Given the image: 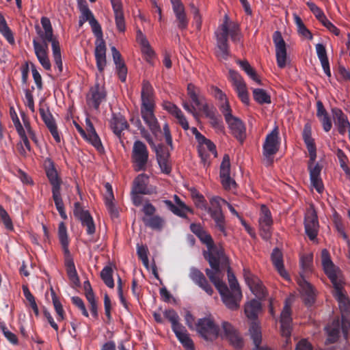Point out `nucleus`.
<instances>
[{
  "mask_svg": "<svg viewBox=\"0 0 350 350\" xmlns=\"http://www.w3.org/2000/svg\"><path fill=\"white\" fill-rule=\"evenodd\" d=\"M302 138L309 153L308 170L310 174V183L319 193H322L324 191L323 183L321 178L322 166L319 163H314L317 159V148L314 140L312 137L310 124L306 123L304 125Z\"/></svg>",
  "mask_w": 350,
  "mask_h": 350,
  "instance_id": "f257e3e1",
  "label": "nucleus"
},
{
  "mask_svg": "<svg viewBox=\"0 0 350 350\" xmlns=\"http://www.w3.org/2000/svg\"><path fill=\"white\" fill-rule=\"evenodd\" d=\"M321 262L325 273L330 280L334 287V295L338 301L342 310L349 308V299L342 292V280L340 271L331 260L329 252L327 249L321 251Z\"/></svg>",
  "mask_w": 350,
  "mask_h": 350,
  "instance_id": "f03ea898",
  "label": "nucleus"
},
{
  "mask_svg": "<svg viewBox=\"0 0 350 350\" xmlns=\"http://www.w3.org/2000/svg\"><path fill=\"white\" fill-rule=\"evenodd\" d=\"M58 238L63 251L64 265L69 280L76 286H79L80 280L78 276L73 258L69 250L70 239L67 233V228L64 222H60L58 226Z\"/></svg>",
  "mask_w": 350,
  "mask_h": 350,
  "instance_id": "7ed1b4c3",
  "label": "nucleus"
},
{
  "mask_svg": "<svg viewBox=\"0 0 350 350\" xmlns=\"http://www.w3.org/2000/svg\"><path fill=\"white\" fill-rule=\"evenodd\" d=\"M92 31L96 38L95 41L94 56L97 69L102 73L107 65L105 42L103 38V34L100 25L96 19H92L90 23Z\"/></svg>",
  "mask_w": 350,
  "mask_h": 350,
  "instance_id": "20e7f679",
  "label": "nucleus"
},
{
  "mask_svg": "<svg viewBox=\"0 0 350 350\" xmlns=\"http://www.w3.org/2000/svg\"><path fill=\"white\" fill-rule=\"evenodd\" d=\"M228 279L230 289L228 288L226 293L224 292V293L223 295H221V297L224 304L228 309L235 310L239 307L242 293L236 277L231 272L230 267L228 268Z\"/></svg>",
  "mask_w": 350,
  "mask_h": 350,
  "instance_id": "39448f33",
  "label": "nucleus"
},
{
  "mask_svg": "<svg viewBox=\"0 0 350 350\" xmlns=\"http://www.w3.org/2000/svg\"><path fill=\"white\" fill-rule=\"evenodd\" d=\"M187 90L191 102L204 113L206 118L213 117L214 114L217 113L216 108L206 102V98L199 88L192 83H189Z\"/></svg>",
  "mask_w": 350,
  "mask_h": 350,
  "instance_id": "423d86ee",
  "label": "nucleus"
},
{
  "mask_svg": "<svg viewBox=\"0 0 350 350\" xmlns=\"http://www.w3.org/2000/svg\"><path fill=\"white\" fill-rule=\"evenodd\" d=\"M149 159L146 145L140 140L135 141L131 152V161L135 172L146 171Z\"/></svg>",
  "mask_w": 350,
  "mask_h": 350,
  "instance_id": "0eeeda50",
  "label": "nucleus"
},
{
  "mask_svg": "<svg viewBox=\"0 0 350 350\" xmlns=\"http://www.w3.org/2000/svg\"><path fill=\"white\" fill-rule=\"evenodd\" d=\"M196 330L204 340L213 341L217 338L219 327L212 318L204 317L197 321Z\"/></svg>",
  "mask_w": 350,
  "mask_h": 350,
  "instance_id": "6e6552de",
  "label": "nucleus"
},
{
  "mask_svg": "<svg viewBox=\"0 0 350 350\" xmlns=\"http://www.w3.org/2000/svg\"><path fill=\"white\" fill-rule=\"evenodd\" d=\"M280 146L279 129L278 126H275L271 132L267 135L262 145L263 155L269 160L271 163L273 162L271 157L278 152Z\"/></svg>",
  "mask_w": 350,
  "mask_h": 350,
  "instance_id": "1a4fd4ad",
  "label": "nucleus"
},
{
  "mask_svg": "<svg viewBox=\"0 0 350 350\" xmlns=\"http://www.w3.org/2000/svg\"><path fill=\"white\" fill-rule=\"evenodd\" d=\"M221 198L219 197H213L211 199L210 202L212 207H208L206 210L210 214L211 218L215 221V226L218 230L226 236L225 217L222 213L220 202Z\"/></svg>",
  "mask_w": 350,
  "mask_h": 350,
  "instance_id": "9d476101",
  "label": "nucleus"
},
{
  "mask_svg": "<svg viewBox=\"0 0 350 350\" xmlns=\"http://www.w3.org/2000/svg\"><path fill=\"white\" fill-rule=\"evenodd\" d=\"M229 79L232 83V86L237 93L240 100L246 105L250 103L249 94L247 90L246 83L241 75L233 70H229Z\"/></svg>",
  "mask_w": 350,
  "mask_h": 350,
  "instance_id": "9b49d317",
  "label": "nucleus"
},
{
  "mask_svg": "<svg viewBox=\"0 0 350 350\" xmlns=\"http://www.w3.org/2000/svg\"><path fill=\"white\" fill-rule=\"evenodd\" d=\"M226 25H221V31L216 33V56L220 61L227 60L230 55L228 44V31Z\"/></svg>",
  "mask_w": 350,
  "mask_h": 350,
  "instance_id": "f8f14e48",
  "label": "nucleus"
},
{
  "mask_svg": "<svg viewBox=\"0 0 350 350\" xmlns=\"http://www.w3.org/2000/svg\"><path fill=\"white\" fill-rule=\"evenodd\" d=\"M258 221L261 237L264 240H269L271 237L273 219L271 211L265 205L261 206L260 216Z\"/></svg>",
  "mask_w": 350,
  "mask_h": 350,
  "instance_id": "ddd939ff",
  "label": "nucleus"
},
{
  "mask_svg": "<svg viewBox=\"0 0 350 350\" xmlns=\"http://www.w3.org/2000/svg\"><path fill=\"white\" fill-rule=\"evenodd\" d=\"M107 93L104 86L96 83L90 89L87 95V104L98 110L100 105L106 99Z\"/></svg>",
  "mask_w": 350,
  "mask_h": 350,
  "instance_id": "4468645a",
  "label": "nucleus"
},
{
  "mask_svg": "<svg viewBox=\"0 0 350 350\" xmlns=\"http://www.w3.org/2000/svg\"><path fill=\"white\" fill-rule=\"evenodd\" d=\"M273 40L275 46V55L278 66L284 68L286 64V43L280 31L273 33Z\"/></svg>",
  "mask_w": 350,
  "mask_h": 350,
  "instance_id": "2eb2a0df",
  "label": "nucleus"
},
{
  "mask_svg": "<svg viewBox=\"0 0 350 350\" xmlns=\"http://www.w3.org/2000/svg\"><path fill=\"white\" fill-rule=\"evenodd\" d=\"M172 10L176 17L177 27L183 31L187 29L189 18L187 17L185 6L181 0H170Z\"/></svg>",
  "mask_w": 350,
  "mask_h": 350,
  "instance_id": "dca6fc26",
  "label": "nucleus"
},
{
  "mask_svg": "<svg viewBox=\"0 0 350 350\" xmlns=\"http://www.w3.org/2000/svg\"><path fill=\"white\" fill-rule=\"evenodd\" d=\"M230 161L228 154H225L220 165L219 177L225 189L235 187V181L230 178Z\"/></svg>",
  "mask_w": 350,
  "mask_h": 350,
  "instance_id": "f3484780",
  "label": "nucleus"
},
{
  "mask_svg": "<svg viewBox=\"0 0 350 350\" xmlns=\"http://www.w3.org/2000/svg\"><path fill=\"white\" fill-rule=\"evenodd\" d=\"M304 228L307 236L311 241L316 239L319 232V221L315 211H309L305 215Z\"/></svg>",
  "mask_w": 350,
  "mask_h": 350,
  "instance_id": "a211bd4d",
  "label": "nucleus"
},
{
  "mask_svg": "<svg viewBox=\"0 0 350 350\" xmlns=\"http://www.w3.org/2000/svg\"><path fill=\"white\" fill-rule=\"evenodd\" d=\"M280 324L282 335L287 338H290L292 329L291 306L287 299L280 314Z\"/></svg>",
  "mask_w": 350,
  "mask_h": 350,
  "instance_id": "6ab92c4d",
  "label": "nucleus"
},
{
  "mask_svg": "<svg viewBox=\"0 0 350 350\" xmlns=\"http://www.w3.org/2000/svg\"><path fill=\"white\" fill-rule=\"evenodd\" d=\"M33 46L36 56L42 66L46 70H51V64L48 57V44L40 43L37 38H33Z\"/></svg>",
  "mask_w": 350,
  "mask_h": 350,
  "instance_id": "aec40b11",
  "label": "nucleus"
},
{
  "mask_svg": "<svg viewBox=\"0 0 350 350\" xmlns=\"http://www.w3.org/2000/svg\"><path fill=\"white\" fill-rule=\"evenodd\" d=\"M39 113L46 126L50 131L51 135L54 138L56 142L59 143L61 141L60 135L59 134L57 126L55 122V120L53 118L49 108L46 109L40 107L39 109Z\"/></svg>",
  "mask_w": 350,
  "mask_h": 350,
  "instance_id": "412c9836",
  "label": "nucleus"
},
{
  "mask_svg": "<svg viewBox=\"0 0 350 350\" xmlns=\"http://www.w3.org/2000/svg\"><path fill=\"white\" fill-rule=\"evenodd\" d=\"M154 107L155 106L141 107L140 112L143 120L149 127L151 132L153 134H157L160 131L161 128L154 113Z\"/></svg>",
  "mask_w": 350,
  "mask_h": 350,
  "instance_id": "4be33fe9",
  "label": "nucleus"
},
{
  "mask_svg": "<svg viewBox=\"0 0 350 350\" xmlns=\"http://www.w3.org/2000/svg\"><path fill=\"white\" fill-rule=\"evenodd\" d=\"M244 278L250 290L256 297L259 299H262L266 297L267 292L265 286L250 271L244 269Z\"/></svg>",
  "mask_w": 350,
  "mask_h": 350,
  "instance_id": "5701e85b",
  "label": "nucleus"
},
{
  "mask_svg": "<svg viewBox=\"0 0 350 350\" xmlns=\"http://www.w3.org/2000/svg\"><path fill=\"white\" fill-rule=\"evenodd\" d=\"M190 279L200 288L204 290L208 295H212L213 288L208 283L204 273L196 267H191L189 275Z\"/></svg>",
  "mask_w": 350,
  "mask_h": 350,
  "instance_id": "b1692460",
  "label": "nucleus"
},
{
  "mask_svg": "<svg viewBox=\"0 0 350 350\" xmlns=\"http://www.w3.org/2000/svg\"><path fill=\"white\" fill-rule=\"evenodd\" d=\"M222 329L224 334L230 343L237 349H241L243 345L241 337L239 336L234 327L228 322L222 323Z\"/></svg>",
  "mask_w": 350,
  "mask_h": 350,
  "instance_id": "393cba45",
  "label": "nucleus"
},
{
  "mask_svg": "<svg viewBox=\"0 0 350 350\" xmlns=\"http://www.w3.org/2000/svg\"><path fill=\"white\" fill-rule=\"evenodd\" d=\"M148 181L149 176L147 174L144 173L139 174L133 181L132 190L144 195H150L154 193V189L148 187Z\"/></svg>",
  "mask_w": 350,
  "mask_h": 350,
  "instance_id": "a878e982",
  "label": "nucleus"
},
{
  "mask_svg": "<svg viewBox=\"0 0 350 350\" xmlns=\"http://www.w3.org/2000/svg\"><path fill=\"white\" fill-rule=\"evenodd\" d=\"M110 2L114 12L116 27L120 32H124L126 26L122 0H110Z\"/></svg>",
  "mask_w": 350,
  "mask_h": 350,
  "instance_id": "bb28decb",
  "label": "nucleus"
},
{
  "mask_svg": "<svg viewBox=\"0 0 350 350\" xmlns=\"http://www.w3.org/2000/svg\"><path fill=\"white\" fill-rule=\"evenodd\" d=\"M141 107L155 106L154 91L152 85L148 81L144 80L141 91Z\"/></svg>",
  "mask_w": 350,
  "mask_h": 350,
  "instance_id": "cd10ccee",
  "label": "nucleus"
},
{
  "mask_svg": "<svg viewBox=\"0 0 350 350\" xmlns=\"http://www.w3.org/2000/svg\"><path fill=\"white\" fill-rule=\"evenodd\" d=\"M297 283L305 304L311 306L314 301V293L312 285L305 280L302 275L298 278Z\"/></svg>",
  "mask_w": 350,
  "mask_h": 350,
  "instance_id": "c85d7f7f",
  "label": "nucleus"
},
{
  "mask_svg": "<svg viewBox=\"0 0 350 350\" xmlns=\"http://www.w3.org/2000/svg\"><path fill=\"white\" fill-rule=\"evenodd\" d=\"M40 23L44 31H42L40 26L37 25L35 27L36 32L42 40V43L48 44L49 41L52 40V38H53V30L51 23L50 19L46 16H42L41 18Z\"/></svg>",
  "mask_w": 350,
  "mask_h": 350,
  "instance_id": "c756f323",
  "label": "nucleus"
},
{
  "mask_svg": "<svg viewBox=\"0 0 350 350\" xmlns=\"http://www.w3.org/2000/svg\"><path fill=\"white\" fill-rule=\"evenodd\" d=\"M228 124L233 136L241 143L245 138L246 129L244 123L238 118L234 116L226 121Z\"/></svg>",
  "mask_w": 350,
  "mask_h": 350,
  "instance_id": "7c9ffc66",
  "label": "nucleus"
},
{
  "mask_svg": "<svg viewBox=\"0 0 350 350\" xmlns=\"http://www.w3.org/2000/svg\"><path fill=\"white\" fill-rule=\"evenodd\" d=\"M332 113L334 123L338 126V133L340 135H345L347 130L350 127V122L347 116L340 109L337 107L332 108Z\"/></svg>",
  "mask_w": 350,
  "mask_h": 350,
  "instance_id": "2f4dec72",
  "label": "nucleus"
},
{
  "mask_svg": "<svg viewBox=\"0 0 350 350\" xmlns=\"http://www.w3.org/2000/svg\"><path fill=\"white\" fill-rule=\"evenodd\" d=\"M205 273L211 282L215 285L220 295H223L224 293V292L226 293L228 291V286L220 278V266H218L217 269H206Z\"/></svg>",
  "mask_w": 350,
  "mask_h": 350,
  "instance_id": "473e14b6",
  "label": "nucleus"
},
{
  "mask_svg": "<svg viewBox=\"0 0 350 350\" xmlns=\"http://www.w3.org/2000/svg\"><path fill=\"white\" fill-rule=\"evenodd\" d=\"M174 198L178 200V206L175 205L171 200H165L163 203L166 207L174 215L183 218H186V211L192 212V210L188 207L183 202L180 200L178 196L174 195Z\"/></svg>",
  "mask_w": 350,
  "mask_h": 350,
  "instance_id": "72a5a7b5",
  "label": "nucleus"
},
{
  "mask_svg": "<svg viewBox=\"0 0 350 350\" xmlns=\"http://www.w3.org/2000/svg\"><path fill=\"white\" fill-rule=\"evenodd\" d=\"M209 252L204 256L208 260L211 269H217L220 261L224 260L225 256L221 249H218L213 245L208 247Z\"/></svg>",
  "mask_w": 350,
  "mask_h": 350,
  "instance_id": "f704fd0d",
  "label": "nucleus"
},
{
  "mask_svg": "<svg viewBox=\"0 0 350 350\" xmlns=\"http://www.w3.org/2000/svg\"><path fill=\"white\" fill-rule=\"evenodd\" d=\"M271 258L273 266L280 276H282L285 280H288L289 276L284 266L282 253L278 247H275L273 250Z\"/></svg>",
  "mask_w": 350,
  "mask_h": 350,
  "instance_id": "c9c22d12",
  "label": "nucleus"
},
{
  "mask_svg": "<svg viewBox=\"0 0 350 350\" xmlns=\"http://www.w3.org/2000/svg\"><path fill=\"white\" fill-rule=\"evenodd\" d=\"M325 331L327 334L326 339L327 344H334L339 338L340 333V321L339 319H334L330 324L325 327Z\"/></svg>",
  "mask_w": 350,
  "mask_h": 350,
  "instance_id": "e433bc0d",
  "label": "nucleus"
},
{
  "mask_svg": "<svg viewBox=\"0 0 350 350\" xmlns=\"http://www.w3.org/2000/svg\"><path fill=\"white\" fill-rule=\"evenodd\" d=\"M111 128L113 133L120 138L122 131L129 128V124L122 115L114 114L111 120Z\"/></svg>",
  "mask_w": 350,
  "mask_h": 350,
  "instance_id": "4c0bfd02",
  "label": "nucleus"
},
{
  "mask_svg": "<svg viewBox=\"0 0 350 350\" xmlns=\"http://www.w3.org/2000/svg\"><path fill=\"white\" fill-rule=\"evenodd\" d=\"M176 336L187 350H194V344L193 340L189 337L185 327L182 325L173 330Z\"/></svg>",
  "mask_w": 350,
  "mask_h": 350,
  "instance_id": "58836bf2",
  "label": "nucleus"
},
{
  "mask_svg": "<svg viewBox=\"0 0 350 350\" xmlns=\"http://www.w3.org/2000/svg\"><path fill=\"white\" fill-rule=\"evenodd\" d=\"M261 310V304L256 299H252L245 306V313L247 317L256 322L258 314Z\"/></svg>",
  "mask_w": 350,
  "mask_h": 350,
  "instance_id": "ea45409f",
  "label": "nucleus"
},
{
  "mask_svg": "<svg viewBox=\"0 0 350 350\" xmlns=\"http://www.w3.org/2000/svg\"><path fill=\"white\" fill-rule=\"evenodd\" d=\"M46 174L52 186L51 191L61 189L62 180L59 177L53 162H51V167L46 169Z\"/></svg>",
  "mask_w": 350,
  "mask_h": 350,
  "instance_id": "a19ab883",
  "label": "nucleus"
},
{
  "mask_svg": "<svg viewBox=\"0 0 350 350\" xmlns=\"http://www.w3.org/2000/svg\"><path fill=\"white\" fill-rule=\"evenodd\" d=\"M228 17L225 16V21L221 25H226L228 31V37L230 36L234 42H238L241 40L239 25L236 23H230L228 25Z\"/></svg>",
  "mask_w": 350,
  "mask_h": 350,
  "instance_id": "79ce46f5",
  "label": "nucleus"
},
{
  "mask_svg": "<svg viewBox=\"0 0 350 350\" xmlns=\"http://www.w3.org/2000/svg\"><path fill=\"white\" fill-rule=\"evenodd\" d=\"M0 33L11 44H14V38L10 28L8 26L4 16L0 12Z\"/></svg>",
  "mask_w": 350,
  "mask_h": 350,
  "instance_id": "37998d69",
  "label": "nucleus"
},
{
  "mask_svg": "<svg viewBox=\"0 0 350 350\" xmlns=\"http://www.w3.org/2000/svg\"><path fill=\"white\" fill-rule=\"evenodd\" d=\"M253 97L254 100L260 105L270 104L271 103L270 95L263 89H254Z\"/></svg>",
  "mask_w": 350,
  "mask_h": 350,
  "instance_id": "c03bdc74",
  "label": "nucleus"
},
{
  "mask_svg": "<svg viewBox=\"0 0 350 350\" xmlns=\"http://www.w3.org/2000/svg\"><path fill=\"white\" fill-rule=\"evenodd\" d=\"M237 63L239 65L243 70L245 72V73L254 81L257 82L258 84H260V81L258 77L256 72L255 70L250 66L249 62L247 60H237Z\"/></svg>",
  "mask_w": 350,
  "mask_h": 350,
  "instance_id": "a18cd8bd",
  "label": "nucleus"
},
{
  "mask_svg": "<svg viewBox=\"0 0 350 350\" xmlns=\"http://www.w3.org/2000/svg\"><path fill=\"white\" fill-rule=\"evenodd\" d=\"M100 278L105 284L110 288L114 287V280L113 278V269L110 266H105L100 272Z\"/></svg>",
  "mask_w": 350,
  "mask_h": 350,
  "instance_id": "49530a36",
  "label": "nucleus"
},
{
  "mask_svg": "<svg viewBox=\"0 0 350 350\" xmlns=\"http://www.w3.org/2000/svg\"><path fill=\"white\" fill-rule=\"evenodd\" d=\"M146 226L153 230H161L164 225V219L159 215H153L149 219H143Z\"/></svg>",
  "mask_w": 350,
  "mask_h": 350,
  "instance_id": "de8ad7c7",
  "label": "nucleus"
},
{
  "mask_svg": "<svg viewBox=\"0 0 350 350\" xmlns=\"http://www.w3.org/2000/svg\"><path fill=\"white\" fill-rule=\"evenodd\" d=\"M249 331L254 346L260 345L262 342V334L258 324L256 322H252Z\"/></svg>",
  "mask_w": 350,
  "mask_h": 350,
  "instance_id": "09e8293b",
  "label": "nucleus"
},
{
  "mask_svg": "<svg viewBox=\"0 0 350 350\" xmlns=\"http://www.w3.org/2000/svg\"><path fill=\"white\" fill-rule=\"evenodd\" d=\"M163 314L164 317L171 323L172 330L177 329V328L183 325L179 323V316L174 310H166Z\"/></svg>",
  "mask_w": 350,
  "mask_h": 350,
  "instance_id": "8fccbe9b",
  "label": "nucleus"
},
{
  "mask_svg": "<svg viewBox=\"0 0 350 350\" xmlns=\"http://www.w3.org/2000/svg\"><path fill=\"white\" fill-rule=\"evenodd\" d=\"M191 195L194 204L198 208L202 210H206L208 208L204 197L196 189L191 190Z\"/></svg>",
  "mask_w": 350,
  "mask_h": 350,
  "instance_id": "3c124183",
  "label": "nucleus"
},
{
  "mask_svg": "<svg viewBox=\"0 0 350 350\" xmlns=\"http://www.w3.org/2000/svg\"><path fill=\"white\" fill-rule=\"evenodd\" d=\"M83 226L86 227V232L88 234L92 235L95 232V224L92 217L89 213L88 215L83 216V218L79 219Z\"/></svg>",
  "mask_w": 350,
  "mask_h": 350,
  "instance_id": "603ef678",
  "label": "nucleus"
},
{
  "mask_svg": "<svg viewBox=\"0 0 350 350\" xmlns=\"http://www.w3.org/2000/svg\"><path fill=\"white\" fill-rule=\"evenodd\" d=\"M79 10L81 13V16H80L81 18H83L84 21H88L89 23L92 19H96L93 13L88 8V3L85 1H84V2H80L79 3Z\"/></svg>",
  "mask_w": 350,
  "mask_h": 350,
  "instance_id": "864d4df0",
  "label": "nucleus"
},
{
  "mask_svg": "<svg viewBox=\"0 0 350 350\" xmlns=\"http://www.w3.org/2000/svg\"><path fill=\"white\" fill-rule=\"evenodd\" d=\"M294 21H295V25L297 27L299 33H300L301 35H302L303 36H304L306 38L312 39V35L311 32L308 29V28L305 26L301 18L299 16L295 15Z\"/></svg>",
  "mask_w": 350,
  "mask_h": 350,
  "instance_id": "5fc2aeb1",
  "label": "nucleus"
},
{
  "mask_svg": "<svg viewBox=\"0 0 350 350\" xmlns=\"http://www.w3.org/2000/svg\"><path fill=\"white\" fill-rule=\"evenodd\" d=\"M0 221L3 224L5 228L10 231L14 230L12 221L9 216L8 212L5 210L2 205L0 204Z\"/></svg>",
  "mask_w": 350,
  "mask_h": 350,
  "instance_id": "6e6d98bb",
  "label": "nucleus"
},
{
  "mask_svg": "<svg viewBox=\"0 0 350 350\" xmlns=\"http://www.w3.org/2000/svg\"><path fill=\"white\" fill-rule=\"evenodd\" d=\"M88 142L90 143L98 152H104V147L101 143L100 139L96 133L89 134Z\"/></svg>",
  "mask_w": 350,
  "mask_h": 350,
  "instance_id": "4d7b16f0",
  "label": "nucleus"
},
{
  "mask_svg": "<svg viewBox=\"0 0 350 350\" xmlns=\"http://www.w3.org/2000/svg\"><path fill=\"white\" fill-rule=\"evenodd\" d=\"M148 250L146 245H137V254L139 258L142 261L143 265L146 267H148Z\"/></svg>",
  "mask_w": 350,
  "mask_h": 350,
  "instance_id": "13d9d810",
  "label": "nucleus"
},
{
  "mask_svg": "<svg viewBox=\"0 0 350 350\" xmlns=\"http://www.w3.org/2000/svg\"><path fill=\"white\" fill-rule=\"evenodd\" d=\"M115 65L120 80L122 82H125L127 76V68L124 60L120 62L116 63Z\"/></svg>",
  "mask_w": 350,
  "mask_h": 350,
  "instance_id": "bf43d9fd",
  "label": "nucleus"
},
{
  "mask_svg": "<svg viewBox=\"0 0 350 350\" xmlns=\"http://www.w3.org/2000/svg\"><path fill=\"white\" fill-rule=\"evenodd\" d=\"M313 262V256L312 254H308L306 256H303L301 258V266L302 269L305 272H309L312 270Z\"/></svg>",
  "mask_w": 350,
  "mask_h": 350,
  "instance_id": "052dcab7",
  "label": "nucleus"
},
{
  "mask_svg": "<svg viewBox=\"0 0 350 350\" xmlns=\"http://www.w3.org/2000/svg\"><path fill=\"white\" fill-rule=\"evenodd\" d=\"M52 197L57 211L64 209V204L61 195V189L52 191Z\"/></svg>",
  "mask_w": 350,
  "mask_h": 350,
  "instance_id": "680f3d73",
  "label": "nucleus"
},
{
  "mask_svg": "<svg viewBox=\"0 0 350 350\" xmlns=\"http://www.w3.org/2000/svg\"><path fill=\"white\" fill-rule=\"evenodd\" d=\"M31 72H32V76L34 80V82L36 85V87L38 90H42L43 88V84H42V77L39 72L38 71L36 66L33 64H31Z\"/></svg>",
  "mask_w": 350,
  "mask_h": 350,
  "instance_id": "e2e57ef3",
  "label": "nucleus"
},
{
  "mask_svg": "<svg viewBox=\"0 0 350 350\" xmlns=\"http://www.w3.org/2000/svg\"><path fill=\"white\" fill-rule=\"evenodd\" d=\"M72 303L76 306L81 311L83 316L88 317L89 314L86 310L85 306L81 298L77 296L72 297L71 298Z\"/></svg>",
  "mask_w": 350,
  "mask_h": 350,
  "instance_id": "0e129e2a",
  "label": "nucleus"
},
{
  "mask_svg": "<svg viewBox=\"0 0 350 350\" xmlns=\"http://www.w3.org/2000/svg\"><path fill=\"white\" fill-rule=\"evenodd\" d=\"M219 109L225 118L226 122L227 119L230 120L234 117L231 113V109L228 100L221 103Z\"/></svg>",
  "mask_w": 350,
  "mask_h": 350,
  "instance_id": "69168bd1",
  "label": "nucleus"
},
{
  "mask_svg": "<svg viewBox=\"0 0 350 350\" xmlns=\"http://www.w3.org/2000/svg\"><path fill=\"white\" fill-rule=\"evenodd\" d=\"M156 152L157 160L162 158H169L170 152L167 148L163 144H159L157 146H153Z\"/></svg>",
  "mask_w": 350,
  "mask_h": 350,
  "instance_id": "338daca9",
  "label": "nucleus"
},
{
  "mask_svg": "<svg viewBox=\"0 0 350 350\" xmlns=\"http://www.w3.org/2000/svg\"><path fill=\"white\" fill-rule=\"evenodd\" d=\"M55 310L57 313V320L58 321H62L65 318V312L63 309L62 304H61L59 300H54L53 302Z\"/></svg>",
  "mask_w": 350,
  "mask_h": 350,
  "instance_id": "774afa93",
  "label": "nucleus"
}]
</instances>
